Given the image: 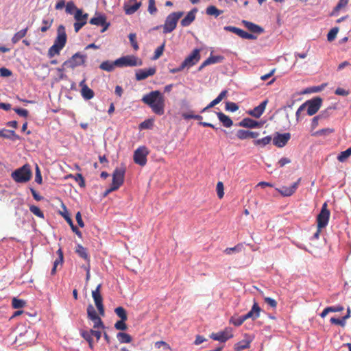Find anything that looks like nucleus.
I'll list each match as a JSON object with an SVG mask.
<instances>
[{
  "mask_svg": "<svg viewBox=\"0 0 351 351\" xmlns=\"http://www.w3.org/2000/svg\"><path fill=\"white\" fill-rule=\"evenodd\" d=\"M66 34L64 25H60L57 29V37L56 38L53 45L48 50V56L53 58L56 55H59L60 51L64 47L66 43Z\"/></svg>",
  "mask_w": 351,
  "mask_h": 351,
  "instance_id": "f03ea898",
  "label": "nucleus"
},
{
  "mask_svg": "<svg viewBox=\"0 0 351 351\" xmlns=\"http://www.w3.org/2000/svg\"><path fill=\"white\" fill-rule=\"evenodd\" d=\"M142 3L135 2L134 3H125L123 5V10L127 15H132L134 14L141 6Z\"/></svg>",
  "mask_w": 351,
  "mask_h": 351,
  "instance_id": "aec40b11",
  "label": "nucleus"
},
{
  "mask_svg": "<svg viewBox=\"0 0 351 351\" xmlns=\"http://www.w3.org/2000/svg\"><path fill=\"white\" fill-rule=\"evenodd\" d=\"M233 337L232 329L230 328H226L223 331H220L217 333H212L210 337L215 341L220 342H226L229 339Z\"/></svg>",
  "mask_w": 351,
  "mask_h": 351,
  "instance_id": "ddd939ff",
  "label": "nucleus"
},
{
  "mask_svg": "<svg viewBox=\"0 0 351 351\" xmlns=\"http://www.w3.org/2000/svg\"><path fill=\"white\" fill-rule=\"evenodd\" d=\"M91 321H93V323H94V324H93V328L94 329H98V328L104 329V328H105L104 323H103L101 319L99 317H97V319H92Z\"/></svg>",
  "mask_w": 351,
  "mask_h": 351,
  "instance_id": "6e6d98bb",
  "label": "nucleus"
},
{
  "mask_svg": "<svg viewBox=\"0 0 351 351\" xmlns=\"http://www.w3.org/2000/svg\"><path fill=\"white\" fill-rule=\"evenodd\" d=\"M101 287V285H98L95 290L92 291V296L99 315L101 316H104L105 309L104 306L103 304V299L100 293Z\"/></svg>",
  "mask_w": 351,
  "mask_h": 351,
  "instance_id": "f8f14e48",
  "label": "nucleus"
},
{
  "mask_svg": "<svg viewBox=\"0 0 351 351\" xmlns=\"http://www.w3.org/2000/svg\"><path fill=\"white\" fill-rule=\"evenodd\" d=\"M327 207H328L327 203L326 202L324 203V204L322 205L321 211L317 217V227H319V229H322V228H325L328 223L330 212L327 208Z\"/></svg>",
  "mask_w": 351,
  "mask_h": 351,
  "instance_id": "6e6552de",
  "label": "nucleus"
},
{
  "mask_svg": "<svg viewBox=\"0 0 351 351\" xmlns=\"http://www.w3.org/2000/svg\"><path fill=\"white\" fill-rule=\"evenodd\" d=\"M241 127L248 128H256L260 126V123L253 120L250 118H245L243 119L239 124Z\"/></svg>",
  "mask_w": 351,
  "mask_h": 351,
  "instance_id": "a878e982",
  "label": "nucleus"
},
{
  "mask_svg": "<svg viewBox=\"0 0 351 351\" xmlns=\"http://www.w3.org/2000/svg\"><path fill=\"white\" fill-rule=\"evenodd\" d=\"M42 23L43 25L40 27V31L42 32H45L51 27L53 23V19H43Z\"/></svg>",
  "mask_w": 351,
  "mask_h": 351,
  "instance_id": "de8ad7c7",
  "label": "nucleus"
},
{
  "mask_svg": "<svg viewBox=\"0 0 351 351\" xmlns=\"http://www.w3.org/2000/svg\"><path fill=\"white\" fill-rule=\"evenodd\" d=\"M152 125H153L152 121L148 119V120H145L143 122H142L139 125V128L141 129H150L152 127Z\"/></svg>",
  "mask_w": 351,
  "mask_h": 351,
  "instance_id": "774afa93",
  "label": "nucleus"
},
{
  "mask_svg": "<svg viewBox=\"0 0 351 351\" xmlns=\"http://www.w3.org/2000/svg\"><path fill=\"white\" fill-rule=\"evenodd\" d=\"M271 140H272L271 136H265L261 139L254 140L253 141V143H254V145L256 146L265 147V146L269 145L271 143Z\"/></svg>",
  "mask_w": 351,
  "mask_h": 351,
  "instance_id": "2f4dec72",
  "label": "nucleus"
},
{
  "mask_svg": "<svg viewBox=\"0 0 351 351\" xmlns=\"http://www.w3.org/2000/svg\"><path fill=\"white\" fill-rule=\"evenodd\" d=\"M183 12H176L169 14L163 25V33L168 34L173 32L177 26L178 20L183 16Z\"/></svg>",
  "mask_w": 351,
  "mask_h": 351,
  "instance_id": "39448f33",
  "label": "nucleus"
},
{
  "mask_svg": "<svg viewBox=\"0 0 351 351\" xmlns=\"http://www.w3.org/2000/svg\"><path fill=\"white\" fill-rule=\"evenodd\" d=\"M245 321L243 315L239 317H232L230 319V323L232 324L235 326H239L243 324V323Z\"/></svg>",
  "mask_w": 351,
  "mask_h": 351,
  "instance_id": "37998d69",
  "label": "nucleus"
},
{
  "mask_svg": "<svg viewBox=\"0 0 351 351\" xmlns=\"http://www.w3.org/2000/svg\"><path fill=\"white\" fill-rule=\"evenodd\" d=\"M128 37L132 47L135 51H137L139 47L136 40V34L132 33L130 34Z\"/></svg>",
  "mask_w": 351,
  "mask_h": 351,
  "instance_id": "5fc2aeb1",
  "label": "nucleus"
},
{
  "mask_svg": "<svg viewBox=\"0 0 351 351\" xmlns=\"http://www.w3.org/2000/svg\"><path fill=\"white\" fill-rule=\"evenodd\" d=\"M125 321L119 320L117 321L114 324V328L119 330H125L128 328L127 324L125 323Z\"/></svg>",
  "mask_w": 351,
  "mask_h": 351,
  "instance_id": "13d9d810",
  "label": "nucleus"
},
{
  "mask_svg": "<svg viewBox=\"0 0 351 351\" xmlns=\"http://www.w3.org/2000/svg\"><path fill=\"white\" fill-rule=\"evenodd\" d=\"M90 23L92 25L103 27V29L101 31V32H104L109 26V23H106V17L104 16H99L92 18L90 20Z\"/></svg>",
  "mask_w": 351,
  "mask_h": 351,
  "instance_id": "6ab92c4d",
  "label": "nucleus"
},
{
  "mask_svg": "<svg viewBox=\"0 0 351 351\" xmlns=\"http://www.w3.org/2000/svg\"><path fill=\"white\" fill-rule=\"evenodd\" d=\"M267 102V99L262 101L258 106L250 111L249 114L255 118H259L263 114Z\"/></svg>",
  "mask_w": 351,
  "mask_h": 351,
  "instance_id": "412c9836",
  "label": "nucleus"
},
{
  "mask_svg": "<svg viewBox=\"0 0 351 351\" xmlns=\"http://www.w3.org/2000/svg\"><path fill=\"white\" fill-rule=\"evenodd\" d=\"M32 176V171L29 164H25L16 169L11 173V178L17 183H25L29 181Z\"/></svg>",
  "mask_w": 351,
  "mask_h": 351,
  "instance_id": "7ed1b4c3",
  "label": "nucleus"
},
{
  "mask_svg": "<svg viewBox=\"0 0 351 351\" xmlns=\"http://www.w3.org/2000/svg\"><path fill=\"white\" fill-rule=\"evenodd\" d=\"M29 210L36 216L44 219V214L38 206L32 205L29 206Z\"/></svg>",
  "mask_w": 351,
  "mask_h": 351,
  "instance_id": "49530a36",
  "label": "nucleus"
},
{
  "mask_svg": "<svg viewBox=\"0 0 351 351\" xmlns=\"http://www.w3.org/2000/svg\"><path fill=\"white\" fill-rule=\"evenodd\" d=\"M118 340L121 343H130L132 340V337L125 332H119L117 335Z\"/></svg>",
  "mask_w": 351,
  "mask_h": 351,
  "instance_id": "4c0bfd02",
  "label": "nucleus"
},
{
  "mask_svg": "<svg viewBox=\"0 0 351 351\" xmlns=\"http://www.w3.org/2000/svg\"><path fill=\"white\" fill-rule=\"evenodd\" d=\"M261 308L256 302H254L252 309L245 315H244L245 319H256L260 316Z\"/></svg>",
  "mask_w": 351,
  "mask_h": 351,
  "instance_id": "4be33fe9",
  "label": "nucleus"
},
{
  "mask_svg": "<svg viewBox=\"0 0 351 351\" xmlns=\"http://www.w3.org/2000/svg\"><path fill=\"white\" fill-rule=\"evenodd\" d=\"M197 8H193L190 12H189L186 16L181 20V25L182 27L189 26L195 21V14L197 13Z\"/></svg>",
  "mask_w": 351,
  "mask_h": 351,
  "instance_id": "a211bd4d",
  "label": "nucleus"
},
{
  "mask_svg": "<svg viewBox=\"0 0 351 351\" xmlns=\"http://www.w3.org/2000/svg\"><path fill=\"white\" fill-rule=\"evenodd\" d=\"M322 104V99L316 97L312 99L306 101L302 105H304V108H307V114L309 116H312L315 114L320 108Z\"/></svg>",
  "mask_w": 351,
  "mask_h": 351,
  "instance_id": "9d476101",
  "label": "nucleus"
},
{
  "mask_svg": "<svg viewBox=\"0 0 351 351\" xmlns=\"http://www.w3.org/2000/svg\"><path fill=\"white\" fill-rule=\"evenodd\" d=\"M88 14L87 13L84 14L82 10H77L74 14V19L75 22L74 23V29L77 33L82 27H84L88 19Z\"/></svg>",
  "mask_w": 351,
  "mask_h": 351,
  "instance_id": "9b49d317",
  "label": "nucleus"
},
{
  "mask_svg": "<svg viewBox=\"0 0 351 351\" xmlns=\"http://www.w3.org/2000/svg\"><path fill=\"white\" fill-rule=\"evenodd\" d=\"M217 117L223 125L226 128H230L233 125L232 119L221 112H216Z\"/></svg>",
  "mask_w": 351,
  "mask_h": 351,
  "instance_id": "393cba45",
  "label": "nucleus"
},
{
  "mask_svg": "<svg viewBox=\"0 0 351 351\" xmlns=\"http://www.w3.org/2000/svg\"><path fill=\"white\" fill-rule=\"evenodd\" d=\"M291 138L289 133L279 134L276 132V135L273 138V143L278 147H283L286 145Z\"/></svg>",
  "mask_w": 351,
  "mask_h": 351,
  "instance_id": "2eb2a0df",
  "label": "nucleus"
},
{
  "mask_svg": "<svg viewBox=\"0 0 351 351\" xmlns=\"http://www.w3.org/2000/svg\"><path fill=\"white\" fill-rule=\"evenodd\" d=\"M221 102V101L217 98L216 97L214 100H213L206 107L204 108L202 110H201V112L203 113V112H205L206 111H207L209 108H211L213 107H214L215 106H216L217 104H219Z\"/></svg>",
  "mask_w": 351,
  "mask_h": 351,
  "instance_id": "680f3d73",
  "label": "nucleus"
},
{
  "mask_svg": "<svg viewBox=\"0 0 351 351\" xmlns=\"http://www.w3.org/2000/svg\"><path fill=\"white\" fill-rule=\"evenodd\" d=\"M74 178L77 182H78V184L80 187H84L85 186V181L81 173H77Z\"/></svg>",
  "mask_w": 351,
  "mask_h": 351,
  "instance_id": "338daca9",
  "label": "nucleus"
},
{
  "mask_svg": "<svg viewBox=\"0 0 351 351\" xmlns=\"http://www.w3.org/2000/svg\"><path fill=\"white\" fill-rule=\"evenodd\" d=\"M115 66H116V64H114V62H111V61H109V60L104 61L99 65V68L101 70H104V71H108V72L112 71L114 69Z\"/></svg>",
  "mask_w": 351,
  "mask_h": 351,
  "instance_id": "c85d7f7f",
  "label": "nucleus"
},
{
  "mask_svg": "<svg viewBox=\"0 0 351 351\" xmlns=\"http://www.w3.org/2000/svg\"><path fill=\"white\" fill-rule=\"evenodd\" d=\"M125 167L121 166L116 168L112 173V190H117L123 184Z\"/></svg>",
  "mask_w": 351,
  "mask_h": 351,
  "instance_id": "423d86ee",
  "label": "nucleus"
},
{
  "mask_svg": "<svg viewBox=\"0 0 351 351\" xmlns=\"http://www.w3.org/2000/svg\"><path fill=\"white\" fill-rule=\"evenodd\" d=\"M147 10L151 14H154L156 13L157 8L156 7L155 0H149Z\"/></svg>",
  "mask_w": 351,
  "mask_h": 351,
  "instance_id": "4d7b16f0",
  "label": "nucleus"
},
{
  "mask_svg": "<svg viewBox=\"0 0 351 351\" xmlns=\"http://www.w3.org/2000/svg\"><path fill=\"white\" fill-rule=\"evenodd\" d=\"M242 23L245 27L252 33L261 34L263 32V29L256 24L245 20H243Z\"/></svg>",
  "mask_w": 351,
  "mask_h": 351,
  "instance_id": "b1692460",
  "label": "nucleus"
},
{
  "mask_svg": "<svg viewBox=\"0 0 351 351\" xmlns=\"http://www.w3.org/2000/svg\"><path fill=\"white\" fill-rule=\"evenodd\" d=\"M250 343L251 341H241L234 345V350L237 351H241L244 349L249 348Z\"/></svg>",
  "mask_w": 351,
  "mask_h": 351,
  "instance_id": "58836bf2",
  "label": "nucleus"
},
{
  "mask_svg": "<svg viewBox=\"0 0 351 351\" xmlns=\"http://www.w3.org/2000/svg\"><path fill=\"white\" fill-rule=\"evenodd\" d=\"M114 64L118 67L136 66L142 65V61L134 56H125L117 59Z\"/></svg>",
  "mask_w": 351,
  "mask_h": 351,
  "instance_id": "0eeeda50",
  "label": "nucleus"
},
{
  "mask_svg": "<svg viewBox=\"0 0 351 351\" xmlns=\"http://www.w3.org/2000/svg\"><path fill=\"white\" fill-rule=\"evenodd\" d=\"M344 309L343 306L341 305H337L335 306H328L325 308L322 313L320 314V316L324 318L325 317L328 313H335V312H340L342 311Z\"/></svg>",
  "mask_w": 351,
  "mask_h": 351,
  "instance_id": "bb28decb",
  "label": "nucleus"
},
{
  "mask_svg": "<svg viewBox=\"0 0 351 351\" xmlns=\"http://www.w3.org/2000/svg\"><path fill=\"white\" fill-rule=\"evenodd\" d=\"M148 154L149 151L146 147H139L134 153L133 159L134 162L141 167H144L147 163V156Z\"/></svg>",
  "mask_w": 351,
  "mask_h": 351,
  "instance_id": "1a4fd4ad",
  "label": "nucleus"
},
{
  "mask_svg": "<svg viewBox=\"0 0 351 351\" xmlns=\"http://www.w3.org/2000/svg\"><path fill=\"white\" fill-rule=\"evenodd\" d=\"M223 60V56H211L202 63V64L199 67V71H201L204 67H205L208 65L221 62H222Z\"/></svg>",
  "mask_w": 351,
  "mask_h": 351,
  "instance_id": "5701e85b",
  "label": "nucleus"
},
{
  "mask_svg": "<svg viewBox=\"0 0 351 351\" xmlns=\"http://www.w3.org/2000/svg\"><path fill=\"white\" fill-rule=\"evenodd\" d=\"M62 215L64 217V219L66 220V221L68 222V223L70 225L72 230L80 237V238H82V232L79 230V229L77 228V226H75L73 223V221L72 219L70 218V217L67 215V214H62Z\"/></svg>",
  "mask_w": 351,
  "mask_h": 351,
  "instance_id": "7c9ffc66",
  "label": "nucleus"
},
{
  "mask_svg": "<svg viewBox=\"0 0 351 351\" xmlns=\"http://www.w3.org/2000/svg\"><path fill=\"white\" fill-rule=\"evenodd\" d=\"M77 10H79L75 5L73 1H69L66 4L65 11L67 14H73L76 12Z\"/></svg>",
  "mask_w": 351,
  "mask_h": 351,
  "instance_id": "79ce46f5",
  "label": "nucleus"
},
{
  "mask_svg": "<svg viewBox=\"0 0 351 351\" xmlns=\"http://www.w3.org/2000/svg\"><path fill=\"white\" fill-rule=\"evenodd\" d=\"M206 14L217 17L223 13L222 10L217 9L215 5H209L206 10Z\"/></svg>",
  "mask_w": 351,
  "mask_h": 351,
  "instance_id": "c9c22d12",
  "label": "nucleus"
},
{
  "mask_svg": "<svg viewBox=\"0 0 351 351\" xmlns=\"http://www.w3.org/2000/svg\"><path fill=\"white\" fill-rule=\"evenodd\" d=\"M12 305L14 308H21L25 305V302L23 300L14 298L12 301Z\"/></svg>",
  "mask_w": 351,
  "mask_h": 351,
  "instance_id": "09e8293b",
  "label": "nucleus"
},
{
  "mask_svg": "<svg viewBox=\"0 0 351 351\" xmlns=\"http://www.w3.org/2000/svg\"><path fill=\"white\" fill-rule=\"evenodd\" d=\"M225 108L227 111L234 112L239 109V106L236 103L231 102V101H227L226 103Z\"/></svg>",
  "mask_w": 351,
  "mask_h": 351,
  "instance_id": "3c124183",
  "label": "nucleus"
},
{
  "mask_svg": "<svg viewBox=\"0 0 351 351\" xmlns=\"http://www.w3.org/2000/svg\"><path fill=\"white\" fill-rule=\"evenodd\" d=\"M221 102V101L217 98L216 97L214 100H213L206 107L204 108L202 110H201V112L203 113V112H205L206 111H207L209 108H211L213 107H214L215 106H216L217 104H219Z\"/></svg>",
  "mask_w": 351,
  "mask_h": 351,
  "instance_id": "e2e57ef3",
  "label": "nucleus"
},
{
  "mask_svg": "<svg viewBox=\"0 0 351 351\" xmlns=\"http://www.w3.org/2000/svg\"><path fill=\"white\" fill-rule=\"evenodd\" d=\"M165 43L164 42L160 46L157 47V49L154 51V56L152 57V60H158L163 53L165 50Z\"/></svg>",
  "mask_w": 351,
  "mask_h": 351,
  "instance_id": "a18cd8bd",
  "label": "nucleus"
},
{
  "mask_svg": "<svg viewBox=\"0 0 351 351\" xmlns=\"http://www.w3.org/2000/svg\"><path fill=\"white\" fill-rule=\"evenodd\" d=\"M35 182L39 184H41L43 182L41 172L39 167L37 165H36Z\"/></svg>",
  "mask_w": 351,
  "mask_h": 351,
  "instance_id": "bf43d9fd",
  "label": "nucleus"
},
{
  "mask_svg": "<svg viewBox=\"0 0 351 351\" xmlns=\"http://www.w3.org/2000/svg\"><path fill=\"white\" fill-rule=\"evenodd\" d=\"M156 72V69L154 67L149 69H138L136 71L135 76L136 80L138 81L143 80L149 76L154 75Z\"/></svg>",
  "mask_w": 351,
  "mask_h": 351,
  "instance_id": "f3484780",
  "label": "nucleus"
},
{
  "mask_svg": "<svg viewBox=\"0 0 351 351\" xmlns=\"http://www.w3.org/2000/svg\"><path fill=\"white\" fill-rule=\"evenodd\" d=\"M86 55L82 54L80 52L75 53L69 60L65 61L61 68H58V71H63L66 68L74 69L77 66L83 65L86 59Z\"/></svg>",
  "mask_w": 351,
  "mask_h": 351,
  "instance_id": "20e7f679",
  "label": "nucleus"
},
{
  "mask_svg": "<svg viewBox=\"0 0 351 351\" xmlns=\"http://www.w3.org/2000/svg\"><path fill=\"white\" fill-rule=\"evenodd\" d=\"M81 95L84 99L89 100L94 97V92L88 86H84L81 90Z\"/></svg>",
  "mask_w": 351,
  "mask_h": 351,
  "instance_id": "c756f323",
  "label": "nucleus"
},
{
  "mask_svg": "<svg viewBox=\"0 0 351 351\" xmlns=\"http://www.w3.org/2000/svg\"><path fill=\"white\" fill-rule=\"evenodd\" d=\"M87 316L90 320L97 319V318L99 317V315L92 304H89L87 307Z\"/></svg>",
  "mask_w": 351,
  "mask_h": 351,
  "instance_id": "a19ab883",
  "label": "nucleus"
},
{
  "mask_svg": "<svg viewBox=\"0 0 351 351\" xmlns=\"http://www.w3.org/2000/svg\"><path fill=\"white\" fill-rule=\"evenodd\" d=\"M57 254L58 255V258L53 262V267L51 271V275H54L56 273L58 265L60 264L61 265L63 263L64 256L61 248L58 249Z\"/></svg>",
  "mask_w": 351,
  "mask_h": 351,
  "instance_id": "cd10ccee",
  "label": "nucleus"
},
{
  "mask_svg": "<svg viewBox=\"0 0 351 351\" xmlns=\"http://www.w3.org/2000/svg\"><path fill=\"white\" fill-rule=\"evenodd\" d=\"M221 102V101L217 98L216 97L214 100H213L206 107L204 108L202 110H201V112L203 113V112H205L206 111H207L209 108H211L213 107H214L215 106H216L217 104H219Z\"/></svg>",
  "mask_w": 351,
  "mask_h": 351,
  "instance_id": "0e129e2a",
  "label": "nucleus"
},
{
  "mask_svg": "<svg viewBox=\"0 0 351 351\" xmlns=\"http://www.w3.org/2000/svg\"><path fill=\"white\" fill-rule=\"evenodd\" d=\"M217 196L219 199H221L224 195V187L222 182H218L216 186Z\"/></svg>",
  "mask_w": 351,
  "mask_h": 351,
  "instance_id": "864d4df0",
  "label": "nucleus"
},
{
  "mask_svg": "<svg viewBox=\"0 0 351 351\" xmlns=\"http://www.w3.org/2000/svg\"><path fill=\"white\" fill-rule=\"evenodd\" d=\"M349 0H339L337 5L334 8L331 15H337L340 10L346 8L348 4Z\"/></svg>",
  "mask_w": 351,
  "mask_h": 351,
  "instance_id": "e433bc0d",
  "label": "nucleus"
},
{
  "mask_svg": "<svg viewBox=\"0 0 351 351\" xmlns=\"http://www.w3.org/2000/svg\"><path fill=\"white\" fill-rule=\"evenodd\" d=\"M163 348L165 350H170L171 348L168 343H167L164 341H158L155 343V348L157 349H160Z\"/></svg>",
  "mask_w": 351,
  "mask_h": 351,
  "instance_id": "052dcab7",
  "label": "nucleus"
},
{
  "mask_svg": "<svg viewBox=\"0 0 351 351\" xmlns=\"http://www.w3.org/2000/svg\"><path fill=\"white\" fill-rule=\"evenodd\" d=\"M330 321L331 324L339 325L342 327H344L346 325V319H343V317L341 319L332 317Z\"/></svg>",
  "mask_w": 351,
  "mask_h": 351,
  "instance_id": "69168bd1",
  "label": "nucleus"
},
{
  "mask_svg": "<svg viewBox=\"0 0 351 351\" xmlns=\"http://www.w3.org/2000/svg\"><path fill=\"white\" fill-rule=\"evenodd\" d=\"M28 30V27L21 29L16 32L12 38V42L15 44L18 43L21 38L25 36Z\"/></svg>",
  "mask_w": 351,
  "mask_h": 351,
  "instance_id": "f704fd0d",
  "label": "nucleus"
},
{
  "mask_svg": "<svg viewBox=\"0 0 351 351\" xmlns=\"http://www.w3.org/2000/svg\"><path fill=\"white\" fill-rule=\"evenodd\" d=\"M237 137L240 140L249 138V130H239L236 133Z\"/></svg>",
  "mask_w": 351,
  "mask_h": 351,
  "instance_id": "8fccbe9b",
  "label": "nucleus"
},
{
  "mask_svg": "<svg viewBox=\"0 0 351 351\" xmlns=\"http://www.w3.org/2000/svg\"><path fill=\"white\" fill-rule=\"evenodd\" d=\"M114 312L117 315L121 318V320L126 321L128 319L127 312L123 307L119 306L116 308Z\"/></svg>",
  "mask_w": 351,
  "mask_h": 351,
  "instance_id": "ea45409f",
  "label": "nucleus"
},
{
  "mask_svg": "<svg viewBox=\"0 0 351 351\" xmlns=\"http://www.w3.org/2000/svg\"><path fill=\"white\" fill-rule=\"evenodd\" d=\"M200 59L199 50L194 49L192 53L188 56L182 62V66L184 68H190L195 65Z\"/></svg>",
  "mask_w": 351,
  "mask_h": 351,
  "instance_id": "4468645a",
  "label": "nucleus"
},
{
  "mask_svg": "<svg viewBox=\"0 0 351 351\" xmlns=\"http://www.w3.org/2000/svg\"><path fill=\"white\" fill-rule=\"evenodd\" d=\"M75 252L81 258L89 261V257L87 253V250L82 245L78 244L77 245Z\"/></svg>",
  "mask_w": 351,
  "mask_h": 351,
  "instance_id": "473e14b6",
  "label": "nucleus"
},
{
  "mask_svg": "<svg viewBox=\"0 0 351 351\" xmlns=\"http://www.w3.org/2000/svg\"><path fill=\"white\" fill-rule=\"evenodd\" d=\"M351 156V147L346 150L341 152L337 156V159L340 162H344L348 157Z\"/></svg>",
  "mask_w": 351,
  "mask_h": 351,
  "instance_id": "c03bdc74",
  "label": "nucleus"
},
{
  "mask_svg": "<svg viewBox=\"0 0 351 351\" xmlns=\"http://www.w3.org/2000/svg\"><path fill=\"white\" fill-rule=\"evenodd\" d=\"M300 181H301V178H299L291 186H282L280 189H276V190L284 197L291 196L297 190Z\"/></svg>",
  "mask_w": 351,
  "mask_h": 351,
  "instance_id": "dca6fc26",
  "label": "nucleus"
},
{
  "mask_svg": "<svg viewBox=\"0 0 351 351\" xmlns=\"http://www.w3.org/2000/svg\"><path fill=\"white\" fill-rule=\"evenodd\" d=\"M338 32H339L338 27H334V28L331 29L327 34L328 40L330 42L334 40L337 36Z\"/></svg>",
  "mask_w": 351,
  "mask_h": 351,
  "instance_id": "603ef678",
  "label": "nucleus"
},
{
  "mask_svg": "<svg viewBox=\"0 0 351 351\" xmlns=\"http://www.w3.org/2000/svg\"><path fill=\"white\" fill-rule=\"evenodd\" d=\"M0 136L5 138H11L12 137H14L17 139L19 138V136L15 133L14 130H8L5 129L0 130Z\"/></svg>",
  "mask_w": 351,
  "mask_h": 351,
  "instance_id": "72a5a7b5",
  "label": "nucleus"
},
{
  "mask_svg": "<svg viewBox=\"0 0 351 351\" xmlns=\"http://www.w3.org/2000/svg\"><path fill=\"white\" fill-rule=\"evenodd\" d=\"M141 101L156 114L162 115L165 113V97L159 90H153L143 95Z\"/></svg>",
  "mask_w": 351,
  "mask_h": 351,
  "instance_id": "f257e3e1",
  "label": "nucleus"
}]
</instances>
